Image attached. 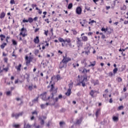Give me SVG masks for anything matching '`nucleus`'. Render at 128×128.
Wrapping results in <instances>:
<instances>
[{
  "mask_svg": "<svg viewBox=\"0 0 128 128\" xmlns=\"http://www.w3.org/2000/svg\"><path fill=\"white\" fill-rule=\"evenodd\" d=\"M44 34H45L46 36H48V30H44Z\"/></svg>",
  "mask_w": 128,
  "mask_h": 128,
  "instance_id": "c03bdc74",
  "label": "nucleus"
},
{
  "mask_svg": "<svg viewBox=\"0 0 128 128\" xmlns=\"http://www.w3.org/2000/svg\"><path fill=\"white\" fill-rule=\"evenodd\" d=\"M60 42L62 43V46H68L69 48H74V45L72 44V40L70 38L64 39L60 37L58 38Z\"/></svg>",
  "mask_w": 128,
  "mask_h": 128,
  "instance_id": "f03ea898",
  "label": "nucleus"
},
{
  "mask_svg": "<svg viewBox=\"0 0 128 128\" xmlns=\"http://www.w3.org/2000/svg\"><path fill=\"white\" fill-rule=\"evenodd\" d=\"M121 10H126V5H124L123 7L120 8Z\"/></svg>",
  "mask_w": 128,
  "mask_h": 128,
  "instance_id": "58836bf2",
  "label": "nucleus"
},
{
  "mask_svg": "<svg viewBox=\"0 0 128 128\" xmlns=\"http://www.w3.org/2000/svg\"><path fill=\"white\" fill-rule=\"evenodd\" d=\"M94 92H96L94 91V90H92L90 92V94L91 96H92V98H94Z\"/></svg>",
  "mask_w": 128,
  "mask_h": 128,
  "instance_id": "7c9ffc66",
  "label": "nucleus"
},
{
  "mask_svg": "<svg viewBox=\"0 0 128 128\" xmlns=\"http://www.w3.org/2000/svg\"><path fill=\"white\" fill-rule=\"evenodd\" d=\"M52 81L50 82V84L47 86V88H50V92H51V98H54V94H56L58 92V87L55 88L54 87V84H51Z\"/></svg>",
  "mask_w": 128,
  "mask_h": 128,
  "instance_id": "7ed1b4c3",
  "label": "nucleus"
},
{
  "mask_svg": "<svg viewBox=\"0 0 128 128\" xmlns=\"http://www.w3.org/2000/svg\"><path fill=\"white\" fill-rule=\"evenodd\" d=\"M118 114H116V116H114L112 117V120L114 122H118Z\"/></svg>",
  "mask_w": 128,
  "mask_h": 128,
  "instance_id": "4468645a",
  "label": "nucleus"
},
{
  "mask_svg": "<svg viewBox=\"0 0 128 128\" xmlns=\"http://www.w3.org/2000/svg\"><path fill=\"white\" fill-rule=\"evenodd\" d=\"M32 60H34V58L32 56H26L25 58V60H26V66H30V62H32Z\"/></svg>",
  "mask_w": 128,
  "mask_h": 128,
  "instance_id": "39448f33",
  "label": "nucleus"
},
{
  "mask_svg": "<svg viewBox=\"0 0 128 128\" xmlns=\"http://www.w3.org/2000/svg\"><path fill=\"white\" fill-rule=\"evenodd\" d=\"M7 44L6 43V42H4L3 44H2L1 45H0V48L2 50H4V48H6V46H7Z\"/></svg>",
  "mask_w": 128,
  "mask_h": 128,
  "instance_id": "412c9836",
  "label": "nucleus"
},
{
  "mask_svg": "<svg viewBox=\"0 0 128 128\" xmlns=\"http://www.w3.org/2000/svg\"><path fill=\"white\" fill-rule=\"evenodd\" d=\"M73 84H74V83L70 84H68L69 88H70V90H72V85Z\"/></svg>",
  "mask_w": 128,
  "mask_h": 128,
  "instance_id": "49530a36",
  "label": "nucleus"
},
{
  "mask_svg": "<svg viewBox=\"0 0 128 128\" xmlns=\"http://www.w3.org/2000/svg\"><path fill=\"white\" fill-rule=\"evenodd\" d=\"M29 90H32V84L28 87Z\"/></svg>",
  "mask_w": 128,
  "mask_h": 128,
  "instance_id": "603ef678",
  "label": "nucleus"
},
{
  "mask_svg": "<svg viewBox=\"0 0 128 128\" xmlns=\"http://www.w3.org/2000/svg\"><path fill=\"white\" fill-rule=\"evenodd\" d=\"M10 4H16V2H14V0H10Z\"/></svg>",
  "mask_w": 128,
  "mask_h": 128,
  "instance_id": "864d4df0",
  "label": "nucleus"
},
{
  "mask_svg": "<svg viewBox=\"0 0 128 128\" xmlns=\"http://www.w3.org/2000/svg\"><path fill=\"white\" fill-rule=\"evenodd\" d=\"M0 38L1 40V42H4V38H6V36L2 34H0Z\"/></svg>",
  "mask_w": 128,
  "mask_h": 128,
  "instance_id": "b1692460",
  "label": "nucleus"
},
{
  "mask_svg": "<svg viewBox=\"0 0 128 128\" xmlns=\"http://www.w3.org/2000/svg\"><path fill=\"white\" fill-rule=\"evenodd\" d=\"M34 22V19L32 18H28V20H26V19H24L22 20V22L26 23V22H30V24H32Z\"/></svg>",
  "mask_w": 128,
  "mask_h": 128,
  "instance_id": "9b49d317",
  "label": "nucleus"
},
{
  "mask_svg": "<svg viewBox=\"0 0 128 128\" xmlns=\"http://www.w3.org/2000/svg\"><path fill=\"white\" fill-rule=\"evenodd\" d=\"M118 68H114L113 70V73H114V74H116V72H118Z\"/></svg>",
  "mask_w": 128,
  "mask_h": 128,
  "instance_id": "c9c22d12",
  "label": "nucleus"
},
{
  "mask_svg": "<svg viewBox=\"0 0 128 128\" xmlns=\"http://www.w3.org/2000/svg\"><path fill=\"white\" fill-rule=\"evenodd\" d=\"M124 110V106H119L118 108V110Z\"/></svg>",
  "mask_w": 128,
  "mask_h": 128,
  "instance_id": "37998d69",
  "label": "nucleus"
},
{
  "mask_svg": "<svg viewBox=\"0 0 128 128\" xmlns=\"http://www.w3.org/2000/svg\"><path fill=\"white\" fill-rule=\"evenodd\" d=\"M100 114V108L97 109L96 112V118H98V114Z\"/></svg>",
  "mask_w": 128,
  "mask_h": 128,
  "instance_id": "aec40b11",
  "label": "nucleus"
},
{
  "mask_svg": "<svg viewBox=\"0 0 128 128\" xmlns=\"http://www.w3.org/2000/svg\"><path fill=\"white\" fill-rule=\"evenodd\" d=\"M31 6L33 10L34 8H36H36H38V6L36 4H32Z\"/></svg>",
  "mask_w": 128,
  "mask_h": 128,
  "instance_id": "e433bc0d",
  "label": "nucleus"
},
{
  "mask_svg": "<svg viewBox=\"0 0 128 128\" xmlns=\"http://www.w3.org/2000/svg\"><path fill=\"white\" fill-rule=\"evenodd\" d=\"M38 98H40L38 96L36 97V98L32 100V102H38Z\"/></svg>",
  "mask_w": 128,
  "mask_h": 128,
  "instance_id": "cd10ccee",
  "label": "nucleus"
},
{
  "mask_svg": "<svg viewBox=\"0 0 128 128\" xmlns=\"http://www.w3.org/2000/svg\"><path fill=\"white\" fill-rule=\"evenodd\" d=\"M82 10L80 6H78L76 8V14H78L79 16L82 14Z\"/></svg>",
  "mask_w": 128,
  "mask_h": 128,
  "instance_id": "9d476101",
  "label": "nucleus"
},
{
  "mask_svg": "<svg viewBox=\"0 0 128 128\" xmlns=\"http://www.w3.org/2000/svg\"><path fill=\"white\" fill-rule=\"evenodd\" d=\"M4 62H6V64H8V58H4Z\"/></svg>",
  "mask_w": 128,
  "mask_h": 128,
  "instance_id": "de8ad7c7",
  "label": "nucleus"
},
{
  "mask_svg": "<svg viewBox=\"0 0 128 128\" xmlns=\"http://www.w3.org/2000/svg\"><path fill=\"white\" fill-rule=\"evenodd\" d=\"M56 78H57L58 80H60V76L57 75L56 76Z\"/></svg>",
  "mask_w": 128,
  "mask_h": 128,
  "instance_id": "680f3d73",
  "label": "nucleus"
},
{
  "mask_svg": "<svg viewBox=\"0 0 128 128\" xmlns=\"http://www.w3.org/2000/svg\"><path fill=\"white\" fill-rule=\"evenodd\" d=\"M9 70H10V68L8 66H7L5 68H3L2 69V72H8Z\"/></svg>",
  "mask_w": 128,
  "mask_h": 128,
  "instance_id": "4be33fe9",
  "label": "nucleus"
},
{
  "mask_svg": "<svg viewBox=\"0 0 128 128\" xmlns=\"http://www.w3.org/2000/svg\"><path fill=\"white\" fill-rule=\"evenodd\" d=\"M94 22H96L94 20H92L90 22H88V24H90L91 26H92V24H94Z\"/></svg>",
  "mask_w": 128,
  "mask_h": 128,
  "instance_id": "ea45409f",
  "label": "nucleus"
},
{
  "mask_svg": "<svg viewBox=\"0 0 128 128\" xmlns=\"http://www.w3.org/2000/svg\"><path fill=\"white\" fill-rule=\"evenodd\" d=\"M62 124H66V122H60V126H62Z\"/></svg>",
  "mask_w": 128,
  "mask_h": 128,
  "instance_id": "8fccbe9b",
  "label": "nucleus"
},
{
  "mask_svg": "<svg viewBox=\"0 0 128 128\" xmlns=\"http://www.w3.org/2000/svg\"><path fill=\"white\" fill-rule=\"evenodd\" d=\"M32 114H36V116H38V112H36V110H35L32 112Z\"/></svg>",
  "mask_w": 128,
  "mask_h": 128,
  "instance_id": "5fc2aeb1",
  "label": "nucleus"
},
{
  "mask_svg": "<svg viewBox=\"0 0 128 128\" xmlns=\"http://www.w3.org/2000/svg\"><path fill=\"white\" fill-rule=\"evenodd\" d=\"M90 70H86L84 68L82 72V74H84L83 76H80V75L78 76L77 79V84L76 86H82L83 88L86 86V82H88V72H90Z\"/></svg>",
  "mask_w": 128,
  "mask_h": 128,
  "instance_id": "f257e3e1",
  "label": "nucleus"
},
{
  "mask_svg": "<svg viewBox=\"0 0 128 128\" xmlns=\"http://www.w3.org/2000/svg\"><path fill=\"white\" fill-rule=\"evenodd\" d=\"M112 32V30L111 28H110V30L108 28L107 34H110Z\"/></svg>",
  "mask_w": 128,
  "mask_h": 128,
  "instance_id": "473e14b6",
  "label": "nucleus"
},
{
  "mask_svg": "<svg viewBox=\"0 0 128 128\" xmlns=\"http://www.w3.org/2000/svg\"><path fill=\"white\" fill-rule=\"evenodd\" d=\"M12 42L13 46H17L18 45V42L16 41V40H14L12 39Z\"/></svg>",
  "mask_w": 128,
  "mask_h": 128,
  "instance_id": "393cba45",
  "label": "nucleus"
},
{
  "mask_svg": "<svg viewBox=\"0 0 128 128\" xmlns=\"http://www.w3.org/2000/svg\"><path fill=\"white\" fill-rule=\"evenodd\" d=\"M40 30V28H36L34 30V32H38Z\"/></svg>",
  "mask_w": 128,
  "mask_h": 128,
  "instance_id": "bf43d9fd",
  "label": "nucleus"
},
{
  "mask_svg": "<svg viewBox=\"0 0 128 128\" xmlns=\"http://www.w3.org/2000/svg\"><path fill=\"white\" fill-rule=\"evenodd\" d=\"M44 22H47V24H50V20L48 18L45 19Z\"/></svg>",
  "mask_w": 128,
  "mask_h": 128,
  "instance_id": "4d7b16f0",
  "label": "nucleus"
},
{
  "mask_svg": "<svg viewBox=\"0 0 128 128\" xmlns=\"http://www.w3.org/2000/svg\"><path fill=\"white\" fill-rule=\"evenodd\" d=\"M14 128H18L20 127V125L19 124H14Z\"/></svg>",
  "mask_w": 128,
  "mask_h": 128,
  "instance_id": "e2e57ef3",
  "label": "nucleus"
},
{
  "mask_svg": "<svg viewBox=\"0 0 128 128\" xmlns=\"http://www.w3.org/2000/svg\"><path fill=\"white\" fill-rule=\"evenodd\" d=\"M81 38L82 42H88V36H82Z\"/></svg>",
  "mask_w": 128,
  "mask_h": 128,
  "instance_id": "a211bd4d",
  "label": "nucleus"
},
{
  "mask_svg": "<svg viewBox=\"0 0 128 128\" xmlns=\"http://www.w3.org/2000/svg\"><path fill=\"white\" fill-rule=\"evenodd\" d=\"M116 80H117V82H122V78L120 77H118L116 78Z\"/></svg>",
  "mask_w": 128,
  "mask_h": 128,
  "instance_id": "bb28decb",
  "label": "nucleus"
},
{
  "mask_svg": "<svg viewBox=\"0 0 128 128\" xmlns=\"http://www.w3.org/2000/svg\"><path fill=\"white\" fill-rule=\"evenodd\" d=\"M101 38H102V40H104V38H106V35L103 34Z\"/></svg>",
  "mask_w": 128,
  "mask_h": 128,
  "instance_id": "69168bd1",
  "label": "nucleus"
},
{
  "mask_svg": "<svg viewBox=\"0 0 128 128\" xmlns=\"http://www.w3.org/2000/svg\"><path fill=\"white\" fill-rule=\"evenodd\" d=\"M68 10H72V3H70L68 4Z\"/></svg>",
  "mask_w": 128,
  "mask_h": 128,
  "instance_id": "c85d7f7f",
  "label": "nucleus"
},
{
  "mask_svg": "<svg viewBox=\"0 0 128 128\" xmlns=\"http://www.w3.org/2000/svg\"><path fill=\"white\" fill-rule=\"evenodd\" d=\"M19 116H20L18 115V114H15L16 118H18Z\"/></svg>",
  "mask_w": 128,
  "mask_h": 128,
  "instance_id": "774afa93",
  "label": "nucleus"
},
{
  "mask_svg": "<svg viewBox=\"0 0 128 128\" xmlns=\"http://www.w3.org/2000/svg\"><path fill=\"white\" fill-rule=\"evenodd\" d=\"M63 60L65 62V63L67 64L68 62H70L72 60V58H70L66 56V54L65 56H63Z\"/></svg>",
  "mask_w": 128,
  "mask_h": 128,
  "instance_id": "6e6552de",
  "label": "nucleus"
},
{
  "mask_svg": "<svg viewBox=\"0 0 128 128\" xmlns=\"http://www.w3.org/2000/svg\"><path fill=\"white\" fill-rule=\"evenodd\" d=\"M67 64L64 62V60H62V62H60L59 65L60 68L62 69L64 68H66Z\"/></svg>",
  "mask_w": 128,
  "mask_h": 128,
  "instance_id": "1a4fd4ad",
  "label": "nucleus"
},
{
  "mask_svg": "<svg viewBox=\"0 0 128 128\" xmlns=\"http://www.w3.org/2000/svg\"><path fill=\"white\" fill-rule=\"evenodd\" d=\"M124 24H128V20H124Z\"/></svg>",
  "mask_w": 128,
  "mask_h": 128,
  "instance_id": "338daca9",
  "label": "nucleus"
},
{
  "mask_svg": "<svg viewBox=\"0 0 128 128\" xmlns=\"http://www.w3.org/2000/svg\"><path fill=\"white\" fill-rule=\"evenodd\" d=\"M18 114L19 115V116H22L24 114V112H19L18 113Z\"/></svg>",
  "mask_w": 128,
  "mask_h": 128,
  "instance_id": "052dcab7",
  "label": "nucleus"
},
{
  "mask_svg": "<svg viewBox=\"0 0 128 128\" xmlns=\"http://www.w3.org/2000/svg\"><path fill=\"white\" fill-rule=\"evenodd\" d=\"M73 67L74 68H76V66H80V64L77 63L76 64H72Z\"/></svg>",
  "mask_w": 128,
  "mask_h": 128,
  "instance_id": "a19ab883",
  "label": "nucleus"
},
{
  "mask_svg": "<svg viewBox=\"0 0 128 128\" xmlns=\"http://www.w3.org/2000/svg\"><path fill=\"white\" fill-rule=\"evenodd\" d=\"M72 30V32L74 36H76L78 34V32H76V30L73 29V30Z\"/></svg>",
  "mask_w": 128,
  "mask_h": 128,
  "instance_id": "f704fd0d",
  "label": "nucleus"
},
{
  "mask_svg": "<svg viewBox=\"0 0 128 128\" xmlns=\"http://www.w3.org/2000/svg\"><path fill=\"white\" fill-rule=\"evenodd\" d=\"M82 26H86V24H88V22L86 20H84L82 22H80Z\"/></svg>",
  "mask_w": 128,
  "mask_h": 128,
  "instance_id": "2eb2a0df",
  "label": "nucleus"
},
{
  "mask_svg": "<svg viewBox=\"0 0 128 128\" xmlns=\"http://www.w3.org/2000/svg\"><path fill=\"white\" fill-rule=\"evenodd\" d=\"M40 108L42 110H44V108H46V105L44 104H42L40 105Z\"/></svg>",
  "mask_w": 128,
  "mask_h": 128,
  "instance_id": "a18cd8bd",
  "label": "nucleus"
},
{
  "mask_svg": "<svg viewBox=\"0 0 128 128\" xmlns=\"http://www.w3.org/2000/svg\"><path fill=\"white\" fill-rule=\"evenodd\" d=\"M10 36H7L6 37V42H7V44H8V40H10Z\"/></svg>",
  "mask_w": 128,
  "mask_h": 128,
  "instance_id": "79ce46f5",
  "label": "nucleus"
},
{
  "mask_svg": "<svg viewBox=\"0 0 128 128\" xmlns=\"http://www.w3.org/2000/svg\"><path fill=\"white\" fill-rule=\"evenodd\" d=\"M94 86H96L98 84H100V82L98 81V80H96L94 82Z\"/></svg>",
  "mask_w": 128,
  "mask_h": 128,
  "instance_id": "72a5a7b5",
  "label": "nucleus"
},
{
  "mask_svg": "<svg viewBox=\"0 0 128 128\" xmlns=\"http://www.w3.org/2000/svg\"><path fill=\"white\" fill-rule=\"evenodd\" d=\"M72 94V89L68 88L67 90V92L65 94L66 96H70Z\"/></svg>",
  "mask_w": 128,
  "mask_h": 128,
  "instance_id": "dca6fc26",
  "label": "nucleus"
},
{
  "mask_svg": "<svg viewBox=\"0 0 128 128\" xmlns=\"http://www.w3.org/2000/svg\"><path fill=\"white\" fill-rule=\"evenodd\" d=\"M90 64L88 65V66H96V61L93 62L92 63V62H90Z\"/></svg>",
  "mask_w": 128,
  "mask_h": 128,
  "instance_id": "c756f323",
  "label": "nucleus"
},
{
  "mask_svg": "<svg viewBox=\"0 0 128 128\" xmlns=\"http://www.w3.org/2000/svg\"><path fill=\"white\" fill-rule=\"evenodd\" d=\"M4 16H6V12H2L0 14V20L2 18H4Z\"/></svg>",
  "mask_w": 128,
  "mask_h": 128,
  "instance_id": "6ab92c4d",
  "label": "nucleus"
},
{
  "mask_svg": "<svg viewBox=\"0 0 128 128\" xmlns=\"http://www.w3.org/2000/svg\"><path fill=\"white\" fill-rule=\"evenodd\" d=\"M82 124V119L76 120V124Z\"/></svg>",
  "mask_w": 128,
  "mask_h": 128,
  "instance_id": "4c0bfd02",
  "label": "nucleus"
},
{
  "mask_svg": "<svg viewBox=\"0 0 128 128\" xmlns=\"http://www.w3.org/2000/svg\"><path fill=\"white\" fill-rule=\"evenodd\" d=\"M76 40V44L78 46V47L80 48V46H82V45L84 44V43H82V41L80 38L78 37H77Z\"/></svg>",
  "mask_w": 128,
  "mask_h": 128,
  "instance_id": "0eeeda50",
  "label": "nucleus"
},
{
  "mask_svg": "<svg viewBox=\"0 0 128 128\" xmlns=\"http://www.w3.org/2000/svg\"><path fill=\"white\" fill-rule=\"evenodd\" d=\"M20 32V36H22L23 38H24V36H28V34H26V28H24V26L23 25V28H21Z\"/></svg>",
  "mask_w": 128,
  "mask_h": 128,
  "instance_id": "423d86ee",
  "label": "nucleus"
},
{
  "mask_svg": "<svg viewBox=\"0 0 128 128\" xmlns=\"http://www.w3.org/2000/svg\"><path fill=\"white\" fill-rule=\"evenodd\" d=\"M34 42L36 44H40V37L38 36H36L34 39Z\"/></svg>",
  "mask_w": 128,
  "mask_h": 128,
  "instance_id": "f8f14e48",
  "label": "nucleus"
},
{
  "mask_svg": "<svg viewBox=\"0 0 128 128\" xmlns=\"http://www.w3.org/2000/svg\"><path fill=\"white\" fill-rule=\"evenodd\" d=\"M101 30L102 32H106L107 30H108V27H106V28H101Z\"/></svg>",
  "mask_w": 128,
  "mask_h": 128,
  "instance_id": "2f4dec72",
  "label": "nucleus"
},
{
  "mask_svg": "<svg viewBox=\"0 0 128 128\" xmlns=\"http://www.w3.org/2000/svg\"><path fill=\"white\" fill-rule=\"evenodd\" d=\"M106 10H110V6H106Z\"/></svg>",
  "mask_w": 128,
  "mask_h": 128,
  "instance_id": "0e129e2a",
  "label": "nucleus"
},
{
  "mask_svg": "<svg viewBox=\"0 0 128 128\" xmlns=\"http://www.w3.org/2000/svg\"><path fill=\"white\" fill-rule=\"evenodd\" d=\"M22 64H19L18 66H15V68L17 72H20V70H22Z\"/></svg>",
  "mask_w": 128,
  "mask_h": 128,
  "instance_id": "ddd939ff",
  "label": "nucleus"
},
{
  "mask_svg": "<svg viewBox=\"0 0 128 128\" xmlns=\"http://www.w3.org/2000/svg\"><path fill=\"white\" fill-rule=\"evenodd\" d=\"M40 52V50H36L34 52L35 54H38Z\"/></svg>",
  "mask_w": 128,
  "mask_h": 128,
  "instance_id": "6e6d98bb",
  "label": "nucleus"
},
{
  "mask_svg": "<svg viewBox=\"0 0 128 128\" xmlns=\"http://www.w3.org/2000/svg\"><path fill=\"white\" fill-rule=\"evenodd\" d=\"M32 128V126L30 125V124H27L26 126V128Z\"/></svg>",
  "mask_w": 128,
  "mask_h": 128,
  "instance_id": "13d9d810",
  "label": "nucleus"
},
{
  "mask_svg": "<svg viewBox=\"0 0 128 128\" xmlns=\"http://www.w3.org/2000/svg\"><path fill=\"white\" fill-rule=\"evenodd\" d=\"M39 120H40V125L44 126V120H42V117L39 118Z\"/></svg>",
  "mask_w": 128,
  "mask_h": 128,
  "instance_id": "5701e85b",
  "label": "nucleus"
},
{
  "mask_svg": "<svg viewBox=\"0 0 128 128\" xmlns=\"http://www.w3.org/2000/svg\"><path fill=\"white\" fill-rule=\"evenodd\" d=\"M11 94H12V92L10 91H8L6 92V96H10Z\"/></svg>",
  "mask_w": 128,
  "mask_h": 128,
  "instance_id": "09e8293b",
  "label": "nucleus"
},
{
  "mask_svg": "<svg viewBox=\"0 0 128 128\" xmlns=\"http://www.w3.org/2000/svg\"><path fill=\"white\" fill-rule=\"evenodd\" d=\"M36 10H38V14H42V10L38 8H36Z\"/></svg>",
  "mask_w": 128,
  "mask_h": 128,
  "instance_id": "a878e982",
  "label": "nucleus"
},
{
  "mask_svg": "<svg viewBox=\"0 0 128 128\" xmlns=\"http://www.w3.org/2000/svg\"><path fill=\"white\" fill-rule=\"evenodd\" d=\"M40 96H42V98L43 100H50V98H52V96H48V92H44L41 94Z\"/></svg>",
  "mask_w": 128,
  "mask_h": 128,
  "instance_id": "20e7f679",
  "label": "nucleus"
},
{
  "mask_svg": "<svg viewBox=\"0 0 128 128\" xmlns=\"http://www.w3.org/2000/svg\"><path fill=\"white\" fill-rule=\"evenodd\" d=\"M52 100H53L54 101V103H53L52 104H52V106H54L56 104V102H58V98L56 97L55 98V99L54 98V97L53 98H51Z\"/></svg>",
  "mask_w": 128,
  "mask_h": 128,
  "instance_id": "f3484780",
  "label": "nucleus"
},
{
  "mask_svg": "<svg viewBox=\"0 0 128 128\" xmlns=\"http://www.w3.org/2000/svg\"><path fill=\"white\" fill-rule=\"evenodd\" d=\"M114 76V73H112V72H110L108 73V76Z\"/></svg>",
  "mask_w": 128,
  "mask_h": 128,
  "instance_id": "3c124183",
  "label": "nucleus"
}]
</instances>
